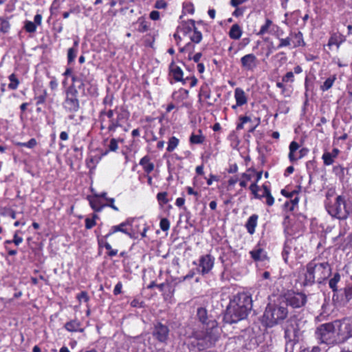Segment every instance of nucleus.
<instances>
[{
  "mask_svg": "<svg viewBox=\"0 0 352 352\" xmlns=\"http://www.w3.org/2000/svg\"><path fill=\"white\" fill-rule=\"evenodd\" d=\"M288 311L285 304H269L263 314V322L267 327H272L284 320Z\"/></svg>",
  "mask_w": 352,
  "mask_h": 352,
  "instance_id": "nucleus-4",
  "label": "nucleus"
},
{
  "mask_svg": "<svg viewBox=\"0 0 352 352\" xmlns=\"http://www.w3.org/2000/svg\"><path fill=\"white\" fill-rule=\"evenodd\" d=\"M295 243L296 240L293 239L286 241L282 253L285 262L287 263L289 257L301 256V254H299V250L295 247Z\"/></svg>",
  "mask_w": 352,
  "mask_h": 352,
  "instance_id": "nucleus-15",
  "label": "nucleus"
},
{
  "mask_svg": "<svg viewBox=\"0 0 352 352\" xmlns=\"http://www.w3.org/2000/svg\"><path fill=\"white\" fill-rule=\"evenodd\" d=\"M289 152L288 155L289 160L291 162H294L299 159L303 157L307 150L305 148L300 149V145L295 141H292L289 146Z\"/></svg>",
  "mask_w": 352,
  "mask_h": 352,
  "instance_id": "nucleus-14",
  "label": "nucleus"
},
{
  "mask_svg": "<svg viewBox=\"0 0 352 352\" xmlns=\"http://www.w3.org/2000/svg\"><path fill=\"white\" fill-rule=\"evenodd\" d=\"M167 6V3L164 0H158L155 2V8L157 9H164Z\"/></svg>",
  "mask_w": 352,
  "mask_h": 352,
  "instance_id": "nucleus-59",
  "label": "nucleus"
},
{
  "mask_svg": "<svg viewBox=\"0 0 352 352\" xmlns=\"http://www.w3.org/2000/svg\"><path fill=\"white\" fill-rule=\"evenodd\" d=\"M50 87L52 89L54 90L58 87V81L55 77H52L50 82Z\"/></svg>",
  "mask_w": 352,
  "mask_h": 352,
  "instance_id": "nucleus-64",
  "label": "nucleus"
},
{
  "mask_svg": "<svg viewBox=\"0 0 352 352\" xmlns=\"http://www.w3.org/2000/svg\"><path fill=\"white\" fill-rule=\"evenodd\" d=\"M167 195L168 193L166 192H161L157 193V199L160 204H166L168 202Z\"/></svg>",
  "mask_w": 352,
  "mask_h": 352,
  "instance_id": "nucleus-47",
  "label": "nucleus"
},
{
  "mask_svg": "<svg viewBox=\"0 0 352 352\" xmlns=\"http://www.w3.org/2000/svg\"><path fill=\"white\" fill-rule=\"evenodd\" d=\"M301 336V331L296 320H291L288 322L285 330V338L288 343L293 345L297 342Z\"/></svg>",
  "mask_w": 352,
  "mask_h": 352,
  "instance_id": "nucleus-9",
  "label": "nucleus"
},
{
  "mask_svg": "<svg viewBox=\"0 0 352 352\" xmlns=\"http://www.w3.org/2000/svg\"><path fill=\"white\" fill-rule=\"evenodd\" d=\"M188 95V91L186 89H181L178 91L175 92L173 94L174 98H182V99L186 98Z\"/></svg>",
  "mask_w": 352,
  "mask_h": 352,
  "instance_id": "nucleus-48",
  "label": "nucleus"
},
{
  "mask_svg": "<svg viewBox=\"0 0 352 352\" xmlns=\"http://www.w3.org/2000/svg\"><path fill=\"white\" fill-rule=\"evenodd\" d=\"M65 328L71 332H82L84 329L81 327L80 322L77 320H72L65 323Z\"/></svg>",
  "mask_w": 352,
  "mask_h": 352,
  "instance_id": "nucleus-27",
  "label": "nucleus"
},
{
  "mask_svg": "<svg viewBox=\"0 0 352 352\" xmlns=\"http://www.w3.org/2000/svg\"><path fill=\"white\" fill-rule=\"evenodd\" d=\"M279 27L274 24L270 19H266L264 24L261 26L259 32L257 35L262 36L266 34H270L279 37L278 34Z\"/></svg>",
  "mask_w": 352,
  "mask_h": 352,
  "instance_id": "nucleus-16",
  "label": "nucleus"
},
{
  "mask_svg": "<svg viewBox=\"0 0 352 352\" xmlns=\"http://www.w3.org/2000/svg\"><path fill=\"white\" fill-rule=\"evenodd\" d=\"M333 173L340 177H342L344 176V168L341 165L336 166L333 167Z\"/></svg>",
  "mask_w": 352,
  "mask_h": 352,
  "instance_id": "nucleus-55",
  "label": "nucleus"
},
{
  "mask_svg": "<svg viewBox=\"0 0 352 352\" xmlns=\"http://www.w3.org/2000/svg\"><path fill=\"white\" fill-rule=\"evenodd\" d=\"M197 316L201 322L205 324L208 319L207 311L205 308L199 307L197 311Z\"/></svg>",
  "mask_w": 352,
  "mask_h": 352,
  "instance_id": "nucleus-35",
  "label": "nucleus"
},
{
  "mask_svg": "<svg viewBox=\"0 0 352 352\" xmlns=\"http://www.w3.org/2000/svg\"><path fill=\"white\" fill-rule=\"evenodd\" d=\"M195 28V21L193 20H188L182 23L181 25L177 28V31L174 34L175 38L176 40L178 38L181 40V34H182L184 36H188Z\"/></svg>",
  "mask_w": 352,
  "mask_h": 352,
  "instance_id": "nucleus-17",
  "label": "nucleus"
},
{
  "mask_svg": "<svg viewBox=\"0 0 352 352\" xmlns=\"http://www.w3.org/2000/svg\"><path fill=\"white\" fill-rule=\"evenodd\" d=\"M15 144L19 146H25L29 148H32L36 145V140L34 138H32L27 142H16Z\"/></svg>",
  "mask_w": 352,
  "mask_h": 352,
  "instance_id": "nucleus-43",
  "label": "nucleus"
},
{
  "mask_svg": "<svg viewBox=\"0 0 352 352\" xmlns=\"http://www.w3.org/2000/svg\"><path fill=\"white\" fill-rule=\"evenodd\" d=\"M118 140L113 138L110 140V143L109 145V151H116L118 148ZM108 153V151H106L105 154Z\"/></svg>",
  "mask_w": 352,
  "mask_h": 352,
  "instance_id": "nucleus-50",
  "label": "nucleus"
},
{
  "mask_svg": "<svg viewBox=\"0 0 352 352\" xmlns=\"http://www.w3.org/2000/svg\"><path fill=\"white\" fill-rule=\"evenodd\" d=\"M344 296L347 301L352 299V283L347 285L344 288Z\"/></svg>",
  "mask_w": 352,
  "mask_h": 352,
  "instance_id": "nucleus-51",
  "label": "nucleus"
},
{
  "mask_svg": "<svg viewBox=\"0 0 352 352\" xmlns=\"http://www.w3.org/2000/svg\"><path fill=\"white\" fill-rule=\"evenodd\" d=\"M214 258L210 254H206L200 256L197 272L201 275L208 274L214 267Z\"/></svg>",
  "mask_w": 352,
  "mask_h": 352,
  "instance_id": "nucleus-12",
  "label": "nucleus"
},
{
  "mask_svg": "<svg viewBox=\"0 0 352 352\" xmlns=\"http://www.w3.org/2000/svg\"><path fill=\"white\" fill-rule=\"evenodd\" d=\"M338 342H342L352 336V318H346L342 320H335Z\"/></svg>",
  "mask_w": 352,
  "mask_h": 352,
  "instance_id": "nucleus-7",
  "label": "nucleus"
},
{
  "mask_svg": "<svg viewBox=\"0 0 352 352\" xmlns=\"http://www.w3.org/2000/svg\"><path fill=\"white\" fill-rule=\"evenodd\" d=\"M316 335L317 338L322 342L327 344L339 342L337 330L336 329L335 321L331 323H327L320 325L317 329Z\"/></svg>",
  "mask_w": 352,
  "mask_h": 352,
  "instance_id": "nucleus-6",
  "label": "nucleus"
},
{
  "mask_svg": "<svg viewBox=\"0 0 352 352\" xmlns=\"http://www.w3.org/2000/svg\"><path fill=\"white\" fill-rule=\"evenodd\" d=\"M204 139L205 138L202 135L192 134L190 138V142L192 144H201Z\"/></svg>",
  "mask_w": 352,
  "mask_h": 352,
  "instance_id": "nucleus-46",
  "label": "nucleus"
},
{
  "mask_svg": "<svg viewBox=\"0 0 352 352\" xmlns=\"http://www.w3.org/2000/svg\"><path fill=\"white\" fill-rule=\"evenodd\" d=\"M282 81L283 82H293L294 81V73L292 72H287L284 76H283Z\"/></svg>",
  "mask_w": 352,
  "mask_h": 352,
  "instance_id": "nucleus-53",
  "label": "nucleus"
},
{
  "mask_svg": "<svg viewBox=\"0 0 352 352\" xmlns=\"http://www.w3.org/2000/svg\"><path fill=\"white\" fill-rule=\"evenodd\" d=\"M234 98L236 105L239 106H242L248 102V98L244 91L239 87L236 88L234 90Z\"/></svg>",
  "mask_w": 352,
  "mask_h": 352,
  "instance_id": "nucleus-24",
  "label": "nucleus"
},
{
  "mask_svg": "<svg viewBox=\"0 0 352 352\" xmlns=\"http://www.w3.org/2000/svg\"><path fill=\"white\" fill-rule=\"evenodd\" d=\"M96 224L95 219H91L90 218H87L85 219V228L87 229H91Z\"/></svg>",
  "mask_w": 352,
  "mask_h": 352,
  "instance_id": "nucleus-58",
  "label": "nucleus"
},
{
  "mask_svg": "<svg viewBox=\"0 0 352 352\" xmlns=\"http://www.w3.org/2000/svg\"><path fill=\"white\" fill-rule=\"evenodd\" d=\"M134 221H135L134 218H129L119 225L112 226L111 228L109 233L105 235V239L109 238L111 235H112L113 234H114L117 232H121L129 236L131 238L135 236V230L134 229H129L127 228L129 226H132L133 223Z\"/></svg>",
  "mask_w": 352,
  "mask_h": 352,
  "instance_id": "nucleus-10",
  "label": "nucleus"
},
{
  "mask_svg": "<svg viewBox=\"0 0 352 352\" xmlns=\"http://www.w3.org/2000/svg\"><path fill=\"white\" fill-rule=\"evenodd\" d=\"M9 80H10V82L8 85V88L11 90L16 89L19 86V81L16 78L15 74H12L11 75H10Z\"/></svg>",
  "mask_w": 352,
  "mask_h": 352,
  "instance_id": "nucleus-38",
  "label": "nucleus"
},
{
  "mask_svg": "<svg viewBox=\"0 0 352 352\" xmlns=\"http://www.w3.org/2000/svg\"><path fill=\"white\" fill-rule=\"evenodd\" d=\"M280 43L276 46V48H282L284 47H288L292 45L290 36L287 38H279Z\"/></svg>",
  "mask_w": 352,
  "mask_h": 352,
  "instance_id": "nucleus-44",
  "label": "nucleus"
},
{
  "mask_svg": "<svg viewBox=\"0 0 352 352\" xmlns=\"http://www.w3.org/2000/svg\"><path fill=\"white\" fill-rule=\"evenodd\" d=\"M12 242L16 245H19L20 243L23 242V238L18 236V231H16L14 235V239Z\"/></svg>",
  "mask_w": 352,
  "mask_h": 352,
  "instance_id": "nucleus-62",
  "label": "nucleus"
},
{
  "mask_svg": "<svg viewBox=\"0 0 352 352\" xmlns=\"http://www.w3.org/2000/svg\"><path fill=\"white\" fill-rule=\"evenodd\" d=\"M123 118L124 116L122 114H118L116 118L111 119V120H109L110 123L108 126L109 131H116V128L121 125L120 122Z\"/></svg>",
  "mask_w": 352,
  "mask_h": 352,
  "instance_id": "nucleus-32",
  "label": "nucleus"
},
{
  "mask_svg": "<svg viewBox=\"0 0 352 352\" xmlns=\"http://www.w3.org/2000/svg\"><path fill=\"white\" fill-rule=\"evenodd\" d=\"M249 188L254 195V198L258 199L265 198V203L267 206H271L274 204V198L271 195L270 188L266 184H264L261 188L256 183H252Z\"/></svg>",
  "mask_w": 352,
  "mask_h": 352,
  "instance_id": "nucleus-8",
  "label": "nucleus"
},
{
  "mask_svg": "<svg viewBox=\"0 0 352 352\" xmlns=\"http://www.w3.org/2000/svg\"><path fill=\"white\" fill-rule=\"evenodd\" d=\"M77 53L78 50L76 47H71L68 50L67 60L69 63H71L75 60Z\"/></svg>",
  "mask_w": 352,
  "mask_h": 352,
  "instance_id": "nucleus-42",
  "label": "nucleus"
},
{
  "mask_svg": "<svg viewBox=\"0 0 352 352\" xmlns=\"http://www.w3.org/2000/svg\"><path fill=\"white\" fill-rule=\"evenodd\" d=\"M153 335L159 341L164 342L168 338V329L166 326L159 323L155 325Z\"/></svg>",
  "mask_w": 352,
  "mask_h": 352,
  "instance_id": "nucleus-20",
  "label": "nucleus"
},
{
  "mask_svg": "<svg viewBox=\"0 0 352 352\" xmlns=\"http://www.w3.org/2000/svg\"><path fill=\"white\" fill-rule=\"evenodd\" d=\"M255 170L253 169H248L245 173H243L241 175V178L243 180H245L248 183L249 181H251L252 178L254 177Z\"/></svg>",
  "mask_w": 352,
  "mask_h": 352,
  "instance_id": "nucleus-41",
  "label": "nucleus"
},
{
  "mask_svg": "<svg viewBox=\"0 0 352 352\" xmlns=\"http://www.w3.org/2000/svg\"><path fill=\"white\" fill-rule=\"evenodd\" d=\"M140 165L143 168V170L147 174H149L154 170V164L151 162V158L148 155L143 157L140 161Z\"/></svg>",
  "mask_w": 352,
  "mask_h": 352,
  "instance_id": "nucleus-25",
  "label": "nucleus"
},
{
  "mask_svg": "<svg viewBox=\"0 0 352 352\" xmlns=\"http://www.w3.org/2000/svg\"><path fill=\"white\" fill-rule=\"evenodd\" d=\"M114 199H107V201L108 202L107 204H106V206H109L110 208H111L113 210H114L115 211H118L119 209L117 206H116L114 205Z\"/></svg>",
  "mask_w": 352,
  "mask_h": 352,
  "instance_id": "nucleus-61",
  "label": "nucleus"
},
{
  "mask_svg": "<svg viewBox=\"0 0 352 352\" xmlns=\"http://www.w3.org/2000/svg\"><path fill=\"white\" fill-rule=\"evenodd\" d=\"M219 338V329L212 322L210 327L193 332L190 337V345L199 351L206 350L214 346Z\"/></svg>",
  "mask_w": 352,
  "mask_h": 352,
  "instance_id": "nucleus-2",
  "label": "nucleus"
},
{
  "mask_svg": "<svg viewBox=\"0 0 352 352\" xmlns=\"http://www.w3.org/2000/svg\"><path fill=\"white\" fill-rule=\"evenodd\" d=\"M77 91L69 89L66 92V98L63 102V107L68 112H76L79 109V101L77 98Z\"/></svg>",
  "mask_w": 352,
  "mask_h": 352,
  "instance_id": "nucleus-11",
  "label": "nucleus"
},
{
  "mask_svg": "<svg viewBox=\"0 0 352 352\" xmlns=\"http://www.w3.org/2000/svg\"><path fill=\"white\" fill-rule=\"evenodd\" d=\"M77 298L80 302H88L89 300L87 293L85 292H81L80 294H78L77 296Z\"/></svg>",
  "mask_w": 352,
  "mask_h": 352,
  "instance_id": "nucleus-57",
  "label": "nucleus"
},
{
  "mask_svg": "<svg viewBox=\"0 0 352 352\" xmlns=\"http://www.w3.org/2000/svg\"><path fill=\"white\" fill-rule=\"evenodd\" d=\"M160 226L163 231H167L170 228V222L166 218H163L160 221Z\"/></svg>",
  "mask_w": 352,
  "mask_h": 352,
  "instance_id": "nucleus-52",
  "label": "nucleus"
},
{
  "mask_svg": "<svg viewBox=\"0 0 352 352\" xmlns=\"http://www.w3.org/2000/svg\"><path fill=\"white\" fill-rule=\"evenodd\" d=\"M252 307L251 296L248 293H239L230 301L225 319L228 322L235 323L245 318Z\"/></svg>",
  "mask_w": 352,
  "mask_h": 352,
  "instance_id": "nucleus-1",
  "label": "nucleus"
},
{
  "mask_svg": "<svg viewBox=\"0 0 352 352\" xmlns=\"http://www.w3.org/2000/svg\"><path fill=\"white\" fill-rule=\"evenodd\" d=\"M330 215L339 219H346L352 212V205L342 196H338L333 204L327 206Z\"/></svg>",
  "mask_w": 352,
  "mask_h": 352,
  "instance_id": "nucleus-5",
  "label": "nucleus"
},
{
  "mask_svg": "<svg viewBox=\"0 0 352 352\" xmlns=\"http://www.w3.org/2000/svg\"><path fill=\"white\" fill-rule=\"evenodd\" d=\"M138 23L139 24L138 30L140 32H145L148 31L149 27H148L147 22L146 21V20L144 19L139 18L138 20Z\"/></svg>",
  "mask_w": 352,
  "mask_h": 352,
  "instance_id": "nucleus-40",
  "label": "nucleus"
},
{
  "mask_svg": "<svg viewBox=\"0 0 352 352\" xmlns=\"http://www.w3.org/2000/svg\"><path fill=\"white\" fill-rule=\"evenodd\" d=\"M188 38L192 42L195 43H199L202 39V34L199 31L197 30V28L195 27L188 36Z\"/></svg>",
  "mask_w": 352,
  "mask_h": 352,
  "instance_id": "nucleus-34",
  "label": "nucleus"
},
{
  "mask_svg": "<svg viewBox=\"0 0 352 352\" xmlns=\"http://www.w3.org/2000/svg\"><path fill=\"white\" fill-rule=\"evenodd\" d=\"M200 97H204L205 99H209L210 98V91L207 87H203L201 88Z\"/></svg>",
  "mask_w": 352,
  "mask_h": 352,
  "instance_id": "nucleus-54",
  "label": "nucleus"
},
{
  "mask_svg": "<svg viewBox=\"0 0 352 352\" xmlns=\"http://www.w3.org/2000/svg\"><path fill=\"white\" fill-rule=\"evenodd\" d=\"M293 47L302 46L305 45L302 34L300 32L291 33L289 34Z\"/></svg>",
  "mask_w": 352,
  "mask_h": 352,
  "instance_id": "nucleus-30",
  "label": "nucleus"
},
{
  "mask_svg": "<svg viewBox=\"0 0 352 352\" xmlns=\"http://www.w3.org/2000/svg\"><path fill=\"white\" fill-rule=\"evenodd\" d=\"M179 144V140L175 137H171L168 142L167 151L171 152L175 150Z\"/></svg>",
  "mask_w": 352,
  "mask_h": 352,
  "instance_id": "nucleus-37",
  "label": "nucleus"
},
{
  "mask_svg": "<svg viewBox=\"0 0 352 352\" xmlns=\"http://www.w3.org/2000/svg\"><path fill=\"white\" fill-rule=\"evenodd\" d=\"M345 36L342 34H333L329 38L327 45L331 47L333 45H336L337 48L340 47V45L345 41Z\"/></svg>",
  "mask_w": 352,
  "mask_h": 352,
  "instance_id": "nucleus-28",
  "label": "nucleus"
},
{
  "mask_svg": "<svg viewBox=\"0 0 352 352\" xmlns=\"http://www.w3.org/2000/svg\"><path fill=\"white\" fill-rule=\"evenodd\" d=\"M250 42V39L249 38H244L242 39L241 42H240L237 45V49L234 50V54H236L238 52L242 49H243L246 45H248Z\"/></svg>",
  "mask_w": 352,
  "mask_h": 352,
  "instance_id": "nucleus-49",
  "label": "nucleus"
},
{
  "mask_svg": "<svg viewBox=\"0 0 352 352\" xmlns=\"http://www.w3.org/2000/svg\"><path fill=\"white\" fill-rule=\"evenodd\" d=\"M170 72L172 74L174 79L177 81H182L183 79L182 69L174 63H172L169 67Z\"/></svg>",
  "mask_w": 352,
  "mask_h": 352,
  "instance_id": "nucleus-29",
  "label": "nucleus"
},
{
  "mask_svg": "<svg viewBox=\"0 0 352 352\" xmlns=\"http://www.w3.org/2000/svg\"><path fill=\"white\" fill-rule=\"evenodd\" d=\"M336 75H333V76L329 77L324 82V83L320 86V89L322 91H326L329 90L330 88L332 87V86H333L334 82L336 81Z\"/></svg>",
  "mask_w": 352,
  "mask_h": 352,
  "instance_id": "nucleus-33",
  "label": "nucleus"
},
{
  "mask_svg": "<svg viewBox=\"0 0 352 352\" xmlns=\"http://www.w3.org/2000/svg\"><path fill=\"white\" fill-rule=\"evenodd\" d=\"M243 34V30L241 27L237 24H233L229 31L228 35L230 38L234 40H239Z\"/></svg>",
  "mask_w": 352,
  "mask_h": 352,
  "instance_id": "nucleus-26",
  "label": "nucleus"
},
{
  "mask_svg": "<svg viewBox=\"0 0 352 352\" xmlns=\"http://www.w3.org/2000/svg\"><path fill=\"white\" fill-rule=\"evenodd\" d=\"M331 268L328 262H320L314 260L307 265V272L305 274L306 284L312 283L316 280L322 283L329 277Z\"/></svg>",
  "mask_w": 352,
  "mask_h": 352,
  "instance_id": "nucleus-3",
  "label": "nucleus"
},
{
  "mask_svg": "<svg viewBox=\"0 0 352 352\" xmlns=\"http://www.w3.org/2000/svg\"><path fill=\"white\" fill-rule=\"evenodd\" d=\"M81 85L85 89L84 91L85 94L90 95L91 96H96L98 95V87L93 78H89L83 80Z\"/></svg>",
  "mask_w": 352,
  "mask_h": 352,
  "instance_id": "nucleus-19",
  "label": "nucleus"
},
{
  "mask_svg": "<svg viewBox=\"0 0 352 352\" xmlns=\"http://www.w3.org/2000/svg\"><path fill=\"white\" fill-rule=\"evenodd\" d=\"M90 206L96 212H100L104 207L106 204H102L100 198L98 196V193H94L93 196L87 197Z\"/></svg>",
  "mask_w": 352,
  "mask_h": 352,
  "instance_id": "nucleus-22",
  "label": "nucleus"
},
{
  "mask_svg": "<svg viewBox=\"0 0 352 352\" xmlns=\"http://www.w3.org/2000/svg\"><path fill=\"white\" fill-rule=\"evenodd\" d=\"M257 219L258 216L256 214H253L250 216L246 223L245 227L247 228L248 232L252 234L255 232V228L257 225Z\"/></svg>",
  "mask_w": 352,
  "mask_h": 352,
  "instance_id": "nucleus-31",
  "label": "nucleus"
},
{
  "mask_svg": "<svg viewBox=\"0 0 352 352\" xmlns=\"http://www.w3.org/2000/svg\"><path fill=\"white\" fill-rule=\"evenodd\" d=\"M24 28L27 32L34 33L36 30V25L32 21H26L25 23Z\"/></svg>",
  "mask_w": 352,
  "mask_h": 352,
  "instance_id": "nucleus-45",
  "label": "nucleus"
},
{
  "mask_svg": "<svg viewBox=\"0 0 352 352\" xmlns=\"http://www.w3.org/2000/svg\"><path fill=\"white\" fill-rule=\"evenodd\" d=\"M340 280V275L338 273H336L333 275V277L331 278L329 281V285L331 289H333V291H336L337 289L336 285L337 283Z\"/></svg>",
  "mask_w": 352,
  "mask_h": 352,
  "instance_id": "nucleus-39",
  "label": "nucleus"
},
{
  "mask_svg": "<svg viewBox=\"0 0 352 352\" xmlns=\"http://www.w3.org/2000/svg\"><path fill=\"white\" fill-rule=\"evenodd\" d=\"M241 65L245 71H254L258 65V59L254 54H248L241 58Z\"/></svg>",
  "mask_w": 352,
  "mask_h": 352,
  "instance_id": "nucleus-18",
  "label": "nucleus"
},
{
  "mask_svg": "<svg viewBox=\"0 0 352 352\" xmlns=\"http://www.w3.org/2000/svg\"><path fill=\"white\" fill-rule=\"evenodd\" d=\"M287 302L285 303L292 306L294 308H300L304 306L307 302V296L302 293H294L289 294L286 298Z\"/></svg>",
  "mask_w": 352,
  "mask_h": 352,
  "instance_id": "nucleus-13",
  "label": "nucleus"
},
{
  "mask_svg": "<svg viewBox=\"0 0 352 352\" xmlns=\"http://www.w3.org/2000/svg\"><path fill=\"white\" fill-rule=\"evenodd\" d=\"M340 150L337 148H334L331 152L325 151L322 156V160L325 166H330L333 164L335 160L338 157Z\"/></svg>",
  "mask_w": 352,
  "mask_h": 352,
  "instance_id": "nucleus-21",
  "label": "nucleus"
},
{
  "mask_svg": "<svg viewBox=\"0 0 352 352\" xmlns=\"http://www.w3.org/2000/svg\"><path fill=\"white\" fill-rule=\"evenodd\" d=\"M250 254L255 261H262L267 258L265 251L260 247H255L250 252Z\"/></svg>",
  "mask_w": 352,
  "mask_h": 352,
  "instance_id": "nucleus-23",
  "label": "nucleus"
},
{
  "mask_svg": "<svg viewBox=\"0 0 352 352\" xmlns=\"http://www.w3.org/2000/svg\"><path fill=\"white\" fill-rule=\"evenodd\" d=\"M135 219V221L133 223L132 226H130L131 228L129 229H134L135 230V235L139 231V227L140 226H142L143 223H142L141 219Z\"/></svg>",
  "mask_w": 352,
  "mask_h": 352,
  "instance_id": "nucleus-56",
  "label": "nucleus"
},
{
  "mask_svg": "<svg viewBox=\"0 0 352 352\" xmlns=\"http://www.w3.org/2000/svg\"><path fill=\"white\" fill-rule=\"evenodd\" d=\"M248 1V0H230V3L232 7L236 8L239 5L244 3L247 2Z\"/></svg>",
  "mask_w": 352,
  "mask_h": 352,
  "instance_id": "nucleus-63",
  "label": "nucleus"
},
{
  "mask_svg": "<svg viewBox=\"0 0 352 352\" xmlns=\"http://www.w3.org/2000/svg\"><path fill=\"white\" fill-rule=\"evenodd\" d=\"M10 28L8 20L4 17L0 16V32L6 33Z\"/></svg>",
  "mask_w": 352,
  "mask_h": 352,
  "instance_id": "nucleus-36",
  "label": "nucleus"
},
{
  "mask_svg": "<svg viewBox=\"0 0 352 352\" xmlns=\"http://www.w3.org/2000/svg\"><path fill=\"white\" fill-rule=\"evenodd\" d=\"M122 284L121 282H118L113 289V294L114 295H118L122 293Z\"/></svg>",
  "mask_w": 352,
  "mask_h": 352,
  "instance_id": "nucleus-60",
  "label": "nucleus"
}]
</instances>
